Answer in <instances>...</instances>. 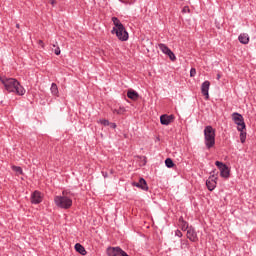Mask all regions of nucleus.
<instances>
[{"mask_svg":"<svg viewBox=\"0 0 256 256\" xmlns=\"http://www.w3.org/2000/svg\"><path fill=\"white\" fill-rule=\"evenodd\" d=\"M54 203L60 209H71L73 206V200L67 196V191H63L61 196H55Z\"/></svg>","mask_w":256,"mask_h":256,"instance_id":"7ed1b4c3","label":"nucleus"},{"mask_svg":"<svg viewBox=\"0 0 256 256\" xmlns=\"http://www.w3.org/2000/svg\"><path fill=\"white\" fill-rule=\"evenodd\" d=\"M209 87H211V82L208 80L204 81L201 85V93L206 99H209Z\"/></svg>","mask_w":256,"mask_h":256,"instance_id":"9d476101","label":"nucleus"},{"mask_svg":"<svg viewBox=\"0 0 256 256\" xmlns=\"http://www.w3.org/2000/svg\"><path fill=\"white\" fill-rule=\"evenodd\" d=\"M75 249L77 253H80V255H87L85 247H83V245H81L80 243L75 244Z\"/></svg>","mask_w":256,"mask_h":256,"instance_id":"f3484780","label":"nucleus"},{"mask_svg":"<svg viewBox=\"0 0 256 256\" xmlns=\"http://www.w3.org/2000/svg\"><path fill=\"white\" fill-rule=\"evenodd\" d=\"M187 239L195 243L197 241V232H195V229L188 228L187 230Z\"/></svg>","mask_w":256,"mask_h":256,"instance_id":"f8f14e48","label":"nucleus"},{"mask_svg":"<svg viewBox=\"0 0 256 256\" xmlns=\"http://www.w3.org/2000/svg\"><path fill=\"white\" fill-rule=\"evenodd\" d=\"M125 111V107H120L119 109L113 110V113H116V115H124Z\"/></svg>","mask_w":256,"mask_h":256,"instance_id":"412c9836","label":"nucleus"},{"mask_svg":"<svg viewBox=\"0 0 256 256\" xmlns=\"http://www.w3.org/2000/svg\"><path fill=\"white\" fill-rule=\"evenodd\" d=\"M204 144L206 149L215 147V129L212 126H206L204 129Z\"/></svg>","mask_w":256,"mask_h":256,"instance_id":"20e7f679","label":"nucleus"},{"mask_svg":"<svg viewBox=\"0 0 256 256\" xmlns=\"http://www.w3.org/2000/svg\"><path fill=\"white\" fill-rule=\"evenodd\" d=\"M238 40L242 45H247L249 43V34L242 33L239 35Z\"/></svg>","mask_w":256,"mask_h":256,"instance_id":"2eb2a0df","label":"nucleus"},{"mask_svg":"<svg viewBox=\"0 0 256 256\" xmlns=\"http://www.w3.org/2000/svg\"><path fill=\"white\" fill-rule=\"evenodd\" d=\"M123 256H128V255H127V252H126V254H124Z\"/></svg>","mask_w":256,"mask_h":256,"instance_id":"e433bc0d","label":"nucleus"},{"mask_svg":"<svg viewBox=\"0 0 256 256\" xmlns=\"http://www.w3.org/2000/svg\"><path fill=\"white\" fill-rule=\"evenodd\" d=\"M221 79V74H217V80Z\"/></svg>","mask_w":256,"mask_h":256,"instance_id":"473e14b6","label":"nucleus"},{"mask_svg":"<svg viewBox=\"0 0 256 256\" xmlns=\"http://www.w3.org/2000/svg\"><path fill=\"white\" fill-rule=\"evenodd\" d=\"M1 83L4 85L8 93H15L16 95H25V88L21 86L19 81L15 78H0Z\"/></svg>","mask_w":256,"mask_h":256,"instance_id":"f257e3e1","label":"nucleus"},{"mask_svg":"<svg viewBox=\"0 0 256 256\" xmlns=\"http://www.w3.org/2000/svg\"><path fill=\"white\" fill-rule=\"evenodd\" d=\"M54 53H55V55H61V48H59V46H57V47L54 49Z\"/></svg>","mask_w":256,"mask_h":256,"instance_id":"c85d7f7f","label":"nucleus"},{"mask_svg":"<svg viewBox=\"0 0 256 256\" xmlns=\"http://www.w3.org/2000/svg\"><path fill=\"white\" fill-rule=\"evenodd\" d=\"M181 247H182V249L189 247V242L187 240L182 241Z\"/></svg>","mask_w":256,"mask_h":256,"instance_id":"bb28decb","label":"nucleus"},{"mask_svg":"<svg viewBox=\"0 0 256 256\" xmlns=\"http://www.w3.org/2000/svg\"><path fill=\"white\" fill-rule=\"evenodd\" d=\"M20 25L19 24H16V29H20Z\"/></svg>","mask_w":256,"mask_h":256,"instance_id":"f704fd0d","label":"nucleus"},{"mask_svg":"<svg viewBox=\"0 0 256 256\" xmlns=\"http://www.w3.org/2000/svg\"><path fill=\"white\" fill-rule=\"evenodd\" d=\"M126 254L120 247H108L107 248V255L108 256H123Z\"/></svg>","mask_w":256,"mask_h":256,"instance_id":"0eeeda50","label":"nucleus"},{"mask_svg":"<svg viewBox=\"0 0 256 256\" xmlns=\"http://www.w3.org/2000/svg\"><path fill=\"white\" fill-rule=\"evenodd\" d=\"M206 186L209 191L215 190V187H217V177L215 175H212L207 181Z\"/></svg>","mask_w":256,"mask_h":256,"instance_id":"9b49d317","label":"nucleus"},{"mask_svg":"<svg viewBox=\"0 0 256 256\" xmlns=\"http://www.w3.org/2000/svg\"><path fill=\"white\" fill-rule=\"evenodd\" d=\"M165 165L166 167H168L169 169H171V167H173L175 164L173 163V160L171 158H167L165 160Z\"/></svg>","mask_w":256,"mask_h":256,"instance_id":"4be33fe9","label":"nucleus"},{"mask_svg":"<svg viewBox=\"0 0 256 256\" xmlns=\"http://www.w3.org/2000/svg\"><path fill=\"white\" fill-rule=\"evenodd\" d=\"M38 44H40V47H41L42 49H45V43H43V40H39V41H38Z\"/></svg>","mask_w":256,"mask_h":256,"instance_id":"7c9ffc66","label":"nucleus"},{"mask_svg":"<svg viewBox=\"0 0 256 256\" xmlns=\"http://www.w3.org/2000/svg\"><path fill=\"white\" fill-rule=\"evenodd\" d=\"M230 175L231 171L229 170L228 166H224L223 168H221L220 177H223V179H229Z\"/></svg>","mask_w":256,"mask_h":256,"instance_id":"ddd939ff","label":"nucleus"},{"mask_svg":"<svg viewBox=\"0 0 256 256\" xmlns=\"http://www.w3.org/2000/svg\"><path fill=\"white\" fill-rule=\"evenodd\" d=\"M99 123H101V125H104V127H109V125H111V122H109V120L107 119H101L99 120Z\"/></svg>","mask_w":256,"mask_h":256,"instance_id":"b1692460","label":"nucleus"},{"mask_svg":"<svg viewBox=\"0 0 256 256\" xmlns=\"http://www.w3.org/2000/svg\"><path fill=\"white\" fill-rule=\"evenodd\" d=\"M160 51H162V53H164V55H168L170 61H176L177 57L175 56V53H173V51H171V49H169V47H167V45L165 44H159L158 45Z\"/></svg>","mask_w":256,"mask_h":256,"instance_id":"423d86ee","label":"nucleus"},{"mask_svg":"<svg viewBox=\"0 0 256 256\" xmlns=\"http://www.w3.org/2000/svg\"><path fill=\"white\" fill-rule=\"evenodd\" d=\"M12 169L15 171V173H18L19 175H23V169L19 166H12Z\"/></svg>","mask_w":256,"mask_h":256,"instance_id":"5701e85b","label":"nucleus"},{"mask_svg":"<svg viewBox=\"0 0 256 256\" xmlns=\"http://www.w3.org/2000/svg\"><path fill=\"white\" fill-rule=\"evenodd\" d=\"M179 225L181 226L182 231H186V229L189 227V224H187V222L183 220V218L179 219Z\"/></svg>","mask_w":256,"mask_h":256,"instance_id":"6ab92c4d","label":"nucleus"},{"mask_svg":"<svg viewBox=\"0 0 256 256\" xmlns=\"http://www.w3.org/2000/svg\"><path fill=\"white\" fill-rule=\"evenodd\" d=\"M110 127H111L112 129H117V124H115V123H110Z\"/></svg>","mask_w":256,"mask_h":256,"instance_id":"2f4dec72","label":"nucleus"},{"mask_svg":"<svg viewBox=\"0 0 256 256\" xmlns=\"http://www.w3.org/2000/svg\"><path fill=\"white\" fill-rule=\"evenodd\" d=\"M53 47H57V45L54 44Z\"/></svg>","mask_w":256,"mask_h":256,"instance_id":"4c0bfd02","label":"nucleus"},{"mask_svg":"<svg viewBox=\"0 0 256 256\" xmlns=\"http://www.w3.org/2000/svg\"><path fill=\"white\" fill-rule=\"evenodd\" d=\"M43 201V194L39 191H34L31 195V203L33 205H39Z\"/></svg>","mask_w":256,"mask_h":256,"instance_id":"6e6552de","label":"nucleus"},{"mask_svg":"<svg viewBox=\"0 0 256 256\" xmlns=\"http://www.w3.org/2000/svg\"><path fill=\"white\" fill-rule=\"evenodd\" d=\"M232 120L234 121L235 125H237L238 131H245L246 125H245V119H243V115L234 112L232 114Z\"/></svg>","mask_w":256,"mask_h":256,"instance_id":"39448f33","label":"nucleus"},{"mask_svg":"<svg viewBox=\"0 0 256 256\" xmlns=\"http://www.w3.org/2000/svg\"><path fill=\"white\" fill-rule=\"evenodd\" d=\"M174 120H175L174 115L164 114V115L160 116L161 125H171V123H173Z\"/></svg>","mask_w":256,"mask_h":256,"instance_id":"1a4fd4ad","label":"nucleus"},{"mask_svg":"<svg viewBox=\"0 0 256 256\" xmlns=\"http://www.w3.org/2000/svg\"><path fill=\"white\" fill-rule=\"evenodd\" d=\"M182 13H191V9H189V6H184L182 9Z\"/></svg>","mask_w":256,"mask_h":256,"instance_id":"cd10ccee","label":"nucleus"},{"mask_svg":"<svg viewBox=\"0 0 256 256\" xmlns=\"http://www.w3.org/2000/svg\"><path fill=\"white\" fill-rule=\"evenodd\" d=\"M136 187L143 189V191H149V187L147 186V181L145 179L140 178L139 183L134 184Z\"/></svg>","mask_w":256,"mask_h":256,"instance_id":"4468645a","label":"nucleus"},{"mask_svg":"<svg viewBox=\"0 0 256 256\" xmlns=\"http://www.w3.org/2000/svg\"><path fill=\"white\" fill-rule=\"evenodd\" d=\"M247 139V132H245L244 130H240V141L241 143H245Z\"/></svg>","mask_w":256,"mask_h":256,"instance_id":"aec40b11","label":"nucleus"},{"mask_svg":"<svg viewBox=\"0 0 256 256\" xmlns=\"http://www.w3.org/2000/svg\"><path fill=\"white\" fill-rule=\"evenodd\" d=\"M112 23L114 24V27L111 31L112 35H116L119 41H128L129 33L127 32L125 26H123V23H121L119 18L112 17Z\"/></svg>","mask_w":256,"mask_h":256,"instance_id":"f03ea898","label":"nucleus"},{"mask_svg":"<svg viewBox=\"0 0 256 256\" xmlns=\"http://www.w3.org/2000/svg\"><path fill=\"white\" fill-rule=\"evenodd\" d=\"M51 1V5H55V0H50Z\"/></svg>","mask_w":256,"mask_h":256,"instance_id":"72a5a7b5","label":"nucleus"},{"mask_svg":"<svg viewBox=\"0 0 256 256\" xmlns=\"http://www.w3.org/2000/svg\"><path fill=\"white\" fill-rule=\"evenodd\" d=\"M103 175H104V177H107L108 174H107V173H104Z\"/></svg>","mask_w":256,"mask_h":256,"instance_id":"c9c22d12","label":"nucleus"},{"mask_svg":"<svg viewBox=\"0 0 256 256\" xmlns=\"http://www.w3.org/2000/svg\"><path fill=\"white\" fill-rule=\"evenodd\" d=\"M127 97L129 99H132L133 101H137V99H139V93L133 90H129L127 93Z\"/></svg>","mask_w":256,"mask_h":256,"instance_id":"dca6fc26","label":"nucleus"},{"mask_svg":"<svg viewBox=\"0 0 256 256\" xmlns=\"http://www.w3.org/2000/svg\"><path fill=\"white\" fill-rule=\"evenodd\" d=\"M175 235L176 237H183V233L181 232V230H176Z\"/></svg>","mask_w":256,"mask_h":256,"instance_id":"c756f323","label":"nucleus"},{"mask_svg":"<svg viewBox=\"0 0 256 256\" xmlns=\"http://www.w3.org/2000/svg\"><path fill=\"white\" fill-rule=\"evenodd\" d=\"M195 75H197V70L195 68H191L190 77H195Z\"/></svg>","mask_w":256,"mask_h":256,"instance_id":"a878e982","label":"nucleus"},{"mask_svg":"<svg viewBox=\"0 0 256 256\" xmlns=\"http://www.w3.org/2000/svg\"><path fill=\"white\" fill-rule=\"evenodd\" d=\"M50 89H51L52 95H55L56 97H59V88L57 87V84L52 83Z\"/></svg>","mask_w":256,"mask_h":256,"instance_id":"a211bd4d","label":"nucleus"},{"mask_svg":"<svg viewBox=\"0 0 256 256\" xmlns=\"http://www.w3.org/2000/svg\"><path fill=\"white\" fill-rule=\"evenodd\" d=\"M216 167H218L219 171L223 169V167H227V165L223 164V162L216 161L215 162Z\"/></svg>","mask_w":256,"mask_h":256,"instance_id":"393cba45","label":"nucleus"}]
</instances>
